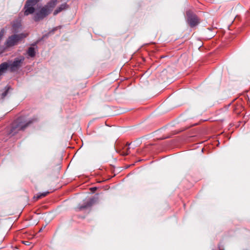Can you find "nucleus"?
I'll return each instance as SVG.
<instances>
[{
	"label": "nucleus",
	"instance_id": "4",
	"mask_svg": "<svg viewBox=\"0 0 250 250\" xmlns=\"http://www.w3.org/2000/svg\"><path fill=\"white\" fill-rule=\"evenodd\" d=\"M23 60L24 58L23 57L17 58L12 63L10 64L8 63V67H9L11 71H15L21 66Z\"/></svg>",
	"mask_w": 250,
	"mask_h": 250
},
{
	"label": "nucleus",
	"instance_id": "11",
	"mask_svg": "<svg viewBox=\"0 0 250 250\" xmlns=\"http://www.w3.org/2000/svg\"><path fill=\"white\" fill-rule=\"evenodd\" d=\"M28 54L30 57H34L35 55V51L34 48L33 47H30L28 50Z\"/></svg>",
	"mask_w": 250,
	"mask_h": 250
},
{
	"label": "nucleus",
	"instance_id": "6",
	"mask_svg": "<svg viewBox=\"0 0 250 250\" xmlns=\"http://www.w3.org/2000/svg\"><path fill=\"white\" fill-rule=\"evenodd\" d=\"M34 5L32 3L30 4H28L27 1H26V3L24 6L25 11L24 15L26 16L28 15L29 14H32L34 13L35 11V9L33 7Z\"/></svg>",
	"mask_w": 250,
	"mask_h": 250
},
{
	"label": "nucleus",
	"instance_id": "2",
	"mask_svg": "<svg viewBox=\"0 0 250 250\" xmlns=\"http://www.w3.org/2000/svg\"><path fill=\"white\" fill-rule=\"evenodd\" d=\"M51 12V9L46 7L42 8L41 10L34 16V19L36 21H40L43 19Z\"/></svg>",
	"mask_w": 250,
	"mask_h": 250
},
{
	"label": "nucleus",
	"instance_id": "16",
	"mask_svg": "<svg viewBox=\"0 0 250 250\" xmlns=\"http://www.w3.org/2000/svg\"><path fill=\"white\" fill-rule=\"evenodd\" d=\"M1 36L0 35V39H1Z\"/></svg>",
	"mask_w": 250,
	"mask_h": 250
},
{
	"label": "nucleus",
	"instance_id": "8",
	"mask_svg": "<svg viewBox=\"0 0 250 250\" xmlns=\"http://www.w3.org/2000/svg\"><path fill=\"white\" fill-rule=\"evenodd\" d=\"M57 3V0H51L47 4V8L51 9L54 8Z\"/></svg>",
	"mask_w": 250,
	"mask_h": 250
},
{
	"label": "nucleus",
	"instance_id": "3",
	"mask_svg": "<svg viewBox=\"0 0 250 250\" xmlns=\"http://www.w3.org/2000/svg\"><path fill=\"white\" fill-rule=\"evenodd\" d=\"M188 16V22L191 27H194L199 23V20L197 17L190 12L187 13Z\"/></svg>",
	"mask_w": 250,
	"mask_h": 250
},
{
	"label": "nucleus",
	"instance_id": "9",
	"mask_svg": "<svg viewBox=\"0 0 250 250\" xmlns=\"http://www.w3.org/2000/svg\"><path fill=\"white\" fill-rule=\"evenodd\" d=\"M8 63L4 62L0 65V76L8 68Z\"/></svg>",
	"mask_w": 250,
	"mask_h": 250
},
{
	"label": "nucleus",
	"instance_id": "14",
	"mask_svg": "<svg viewBox=\"0 0 250 250\" xmlns=\"http://www.w3.org/2000/svg\"><path fill=\"white\" fill-rule=\"evenodd\" d=\"M9 88H7L5 91L1 94V98L3 99L8 94Z\"/></svg>",
	"mask_w": 250,
	"mask_h": 250
},
{
	"label": "nucleus",
	"instance_id": "7",
	"mask_svg": "<svg viewBox=\"0 0 250 250\" xmlns=\"http://www.w3.org/2000/svg\"><path fill=\"white\" fill-rule=\"evenodd\" d=\"M67 8L68 5L66 3L62 4L54 11L53 14L54 15H56L62 11L66 10Z\"/></svg>",
	"mask_w": 250,
	"mask_h": 250
},
{
	"label": "nucleus",
	"instance_id": "1",
	"mask_svg": "<svg viewBox=\"0 0 250 250\" xmlns=\"http://www.w3.org/2000/svg\"><path fill=\"white\" fill-rule=\"evenodd\" d=\"M26 35L21 34L19 35H14L12 36L7 39L6 42V45L7 47L12 46L17 43V42L21 39L25 38Z\"/></svg>",
	"mask_w": 250,
	"mask_h": 250
},
{
	"label": "nucleus",
	"instance_id": "15",
	"mask_svg": "<svg viewBox=\"0 0 250 250\" xmlns=\"http://www.w3.org/2000/svg\"><path fill=\"white\" fill-rule=\"evenodd\" d=\"M27 243H28V242H25L24 244H25V245H27Z\"/></svg>",
	"mask_w": 250,
	"mask_h": 250
},
{
	"label": "nucleus",
	"instance_id": "12",
	"mask_svg": "<svg viewBox=\"0 0 250 250\" xmlns=\"http://www.w3.org/2000/svg\"><path fill=\"white\" fill-rule=\"evenodd\" d=\"M48 193H49L48 192H44V193L40 194L39 195H37L34 198H36V199L37 200H38L40 198H41L42 197H45Z\"/></svg>",
	"mask_w": 250,
	"mask_h": 250
},
{
	"label": "nucleus",
	"instance_id": "10",
	"mask_svg": "<svg viewBox=\"0 0 250 250\" xmlns=\"http://www.w3.org/2000/svg\"><path fill=\"white\" fill-rule=\"evenodd\" d=\"M94 199H90L88 202L87 203H86V205L83 206H81L80 208V209H82L83 208H86L87 207H90L91 206L92 204L94 203Z\"/></svg>",
	"mask_w": 250,
	"mask_h": 250
},
{
	"label": "nucleus",
	"instance_id": "5",
	"mask_svg": "<svg viewBox=\"0 0 250 250\" xmlns=\"http://www.w3.org/2000/svg\"><path fill=\"white\" fill-rule=\"evenodd\" d=\"M32 123V122L30 121L24 123H20L18 124L15 127L13 128L12 131L14 132V130L16 129L18 131L23 130Z\"/></svg>",
	"mask_w": 250,
	"mask_h": 250
},
{
	"label": "nucleus",
	"instance_id": "13",
	"mask_svg": "<svg viewBox=\"0 0 250 250\" xmlns=\"http://www.w3.org/2000/svg\"><path fill=\"white\" fill-rule=\"evenodd\" d=\"M40 0H28L27 3L28 4H30L32 3L34 5H35Z\"/></svg>",
	"mask_w": 250,
	"mask_h": 250
}]
</instances>
